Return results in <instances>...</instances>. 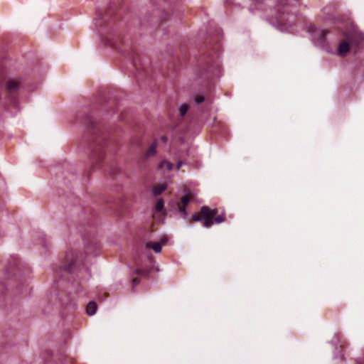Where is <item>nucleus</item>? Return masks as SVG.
I'll return each mask as SVG.
<instances>
[{"label":"nucleus","mask_w":364,"mask_h":364,"mask_svg":"<svg viewBox=\"0 0 364 364\" xmlns=\"http://www.w3.org/2000/svg\"><path fill=\"white\" fill-rule=\"evenodd\" d=\"M97 305L96 302L91 301L87 305V307H86L87 314L90 316L94 315L97 311Z\"/></svg>","instance_id":"nucleus-11"},{"label":"nucleus","mask_w":364,"mask_h":364,"mask_svg":"<svg viewBox=\"0 0 364 364\" xmlns=\"http://www.w3.org/2000/svg\"><path fill=\"white\" fill-rule=\"evenodd\" d=\"M205 101V97L203 95H197L195 97V102L196 104H200Z\"/></svg>","instance_id":"nucleus-21"},{"label":"nucleus","mask_w":364,"mask_h":364,"mask_svg":"<svg viewBox=\"0 0 364 364\" xmlns=\"http://www.w3.org/2000/svg\"><path fill=\"white\" fill-rule=\"evenodd\" d=\"M161 168L165 167L168 171H171L173 168V165L172 163L168 161H161L159 164Z\"/></svg>","instance_id":"nucleus-18"},{"label":"nucleus","mask_w":364,"mask_h":364,"mask_svg":"<svg viewBox=\"0 0 364 364\" xmlns=\"http://www.w3.org/2000/svg\"><path fill=\"white\" fill-rule=\"evenodd\" d=\"M164 208V201L162 198H159L157 200L155 210L156 212H161Z\"/></svg>","instance_id":"nucleus-17"},{"label":"nucleus","mask_w":364,"mask_h":364,"mask_svg":"<svg viewBox=\"0 0 364 364\" xmlns=\"http://www.w3.org/2000/svg\"><path fill=\"white\" fill-rule=\"evenodd\" d=\"M166 241H167L166 238H162V239H161V241L159 242V243H161V245L162 244H165L166 242Z\"/></svg>","instance_id":"nucleus-26"},{"label":"nucleus","mask_w":364,"mask_h":364,"mask_svg":"<svg viewBox=\"0 0 364 364\" xmlns=\"http://www.w3.org/2000/svg\"><path fill=\"white\" fill-rule=\"evenodd\" d=\"M169 204L171 205V208L174 210H178L181 216L186 219L188 216V212L186 210V206L181 205L180 203L176 201H171Z\"/></svg>","instance_id":"nucleus-8"},{"label":"nucleus","mask_w":364,"mask_h":364,"mask_svg":"<svg viewBox=\"0 0 364 364\" xmlns=\"http://www.w3.org/2000/svg\"><path fill=\"white\" fill-rule=\"evenodd\" d=\"M309 31L314 34V38L323 46L325 43V37L329 33L326 29L318 30L316 27L311 26Z\"/></svg>","instance_id":"nucleus-7"},{"label":"nucleus","mask_w":364,"mask_h":364,"mask_svg":"<svg viewBox=\"0 0 364 364\" xmlns=\"http://www.w3.org/2000/svg\"><path fill=\"white\" fill-rule=\"evenodd\" d=\"M214 223H221L226 220V217L225 213H222L220 215H216V216L213 218Z\"/></svg>","instance_id":"nucleus-19"},{"label":"nucleus","mask_w":364,"mask_h":364,"mask_svg":"<svg viewBox=\"0 0 364 364\" xmlns=\"http://www.w3.org/2000/svg\"><path fill=\"white\" fill-rule=\"evenodd\" d=\"M146 247L151 248L156 253L161 252V246L159 242H148L146 243Z\"/></svg>","instance_id":"nucleus-13"},{"label":"nucleus","mask_w":364,"mask_h":364,"mask_svg":"<svg viewBox=\"0 0 364 364\" xmlns=\"http://www.w3.org/2000/svg\"><path fill=\"white\" fill-rule=\"evenodd\" d=\"M156 146H157V143H156V141L155 140L151 144V146H149V148L146 151V152L145 154V156L146 158H149L150 156H154L156 154Z\"/></svg>","instance_id":"nucleus-12"},{"label":"nucleus","mask_w":364,"mask_h":364,"mask_svg":"<svg viewBox=\"0 0 364 364\" xmlns=\"http://www.w3.org/2000/svg\"><path fill=\"white\" fill-rule=\"evenodd\" d=\"M65 259L67 264L58 267V269H56L57 271L63 270L68 273H74L80 267L81 264L77 263V259L74 257L73 253H71L70 255L68 254L66 255Z\"/></svg>","instance_id":"nucleus-4"},{"label":"nucleus","mask_w":364,"mask_h":364,"mask_svg":"<svg viewBox=\"0 0 364 364\" xmlns=\"http://www.w3.org/2000/svg\"><path fill=\"white\" fill-rule=\"evenodd\" d=\"M161 140L164 142V143H166L167 141H168V138L166 136H162L161 137Z\"/></svg>","instance_id":"nucleus-25"},{"label":"nucleus","mask_w":364,"mask_h":364,"mask_svg":"<svg viewBox=\"0 0 364 364\" xmlns=\"http://www.w3.org/2000/svg\"><path fill=\"white\" fill-rule=\"evenodd\" d=\"M279 4L282 6L281 9H278L279 11L283 14H289L291 12L289 8L296 7L300 3L299 0H279Z\"/></svg>","instance_id":"nucleus-5"},{"label":"nucleus","mask_w":364,"mask_h":364,"mask_svg":"<svg viewBox=\"0 0 364 364\" xmlns=\"http://www.w3.org/2000/svg\"><path fill=\"white\" fill-rule=\"evenodd\" d=\"M90 157L92 168H97L104 158V152L100 147H97V145H96Z\"/></svg>","instance_id":"nucleus-6"},{"label":"nucleus","mask_w":364,"mask_h":364,"mask_svg":"<svg viewBox=\"0 0 364 364\" xmlns=\"http://www.w3.org/2000/svg\"><path fill=\"white\" fill-rule=\"evenodd\" d=\"M350 44L348 41H343L339 43L338 46V53L340 55H343L348 53L350 50Z\"/></svg>","instance_id":"nucleus-10"},{"label":"nucleus","mask_w":364,"mask_h":364,"mask_svg":"<svg viewBox=\"0 0 364 364\" xmlns=\"http://www.w3.org/2000/svg\"><path fill=\"white\" fill-rule=\"evenodd\" d=\"M186 164V162H184V161H178V163H177V164H176V169H177V170H179V169H180V168L181 167V166H182L183 164Z\"/></svg>","instance_id":"nucleus-24"},{"label":"nucleus","mask_w":364,"mask_h":364,"mask_svg":"<svg viewBox=\"0 0 364 364\" xmlns=\"http://www.w3.org/2000/svg\"><path fill=\"white\" fill-rule=\"evenodd\" d=\"M113 12L108 10L105 14L101 11L97 9L96 11V16L94 18L95 24L99 31H102L106 26L110 24V21L112 18Z\"/></svg>","instance_id":"nucleus-3"},{"label":"nucleus","mask_w":364,"mask_h":364,"mask_svg":"<svg viewBox=\"0 0 364 364\" xmlns=\"http://www.w3.org/2000/svg\"><path fill=\"white\" fill-rule=\"evenodd\" d=\"M345 38L350 43V45L359 48L364 42V33H363L357 27H352L344 32Z\"/></svg>","instance_id":"nucleus-2"},{"label":"nucleus","mask_w":364,"mask_h":364,"mask_svg":"<svg viewBox=\"0 0 364 364\" xmlns=\"http://www.w3.org/2000/svg\"><path fill=\"white\" fill-rule=\"evenodd\" d=\"M166 188V186L164 184H159L155 186L153 189V193L154 196H159L161 194Z\"/></svg>","instance_id":"nucleus-14"},{"label":"nucleus","mask_w":364,"mask_h":364,"mask_svg":"<svg viewBox=\"0 0 364 364\" xmlns=\"http://www.w3.org/2000/svg\"><path fill=\"white\" fill-rule=\"evenodd\" d=\"M149 272L150 270L149 269H136L133 273H132V275L134 274H138V275H141V276H144V277H146L149 275Z\"/></svg>","instance_id":"nucleus-16"},{"label":"nucleus","mask_w":364,"mask_h":364,"mask_svg":"<svg viewBox=\"0 0 364 364\" xmlns=\"http://www.w3.org/2000/svg\"><path fill=\"white\" fill-rule=\"evenodd\" d=\"M191 193H188L187 194L183 196L181 198V205H184V206H187L189 203L191 202Z\"/></svg>","instance_id":"nucleus-15"},{"label":"nucleus","mask_w":364,"mask_h":364,"mask_svg":"<svg viewBox=\"0 0 364 364\" xmlns=\"http://www.w3.org/2000/svg\"><path fill=\"white\" fill-rule=\"evenodd\" d=\"M218 214V209H211L207 205L200 208V213H195L191 218L193 222L203 221L205 228H210L214 224L213 218Z\"/></svg>","instance_id":"nucleus-1"},{"label":"nucleus","mask_w":364,"mask_h":364,"mask_svg":"<svg viewBox=\"0 0 364 364\" xmlns=\"http://www.w3.org/2000/svg\"><path fill=\"white\" fill-rule=\"evenodd\" d=\"M119 172V168H117V167H112V168H110V172H109V173H110V175H112V176H114V175L117 174Z\"/></svg>","instance_id":"nucleus-23"},{"label":"nucleus","mask_w":364,"mask_h":364,"mask_svg":"<svg viewBox=\"0 0 364 364\" xmlns=\"http://www.w3.org/2000/svg\"><path fill=\"white\" fill-rule=\"evenodd\" d=\"M140 282H141V279H140V278L136 277V278H133V279H132V284H133V286H132V291H134V289L135 286H136L137 284H139Z\"/></svg>","instance_id":"nucleus-22"},{"label":"nucleus","mask_w":364,"mask_h":364,"mask_svg":"<svg viewBox=\"0 0 364 364\" xmlns=\"http://www.w3.org/2000/svg\"><path fill=\"white\" fill-rule=\"evenodd\" d=\"M188 109V106L187 104L181 105L179 108L181 115L184 116L186 114Z\"/></svg>","instance_id":"nucleus-20"},{"label":"nucleus","mask_w":364,"mask_h":364,"mask_svg":"<svg viewBox=\"0 0 364 364\" xmlns=\"http://www.w3.org/2000/svg\"><path fill=\"white\" fill-rule=\"evenodd\" d=\"M21 86V82L18 80H10L6 83V90L9 93H14L18 91Z\"/></svg>","instance_id":"nucleus-9"}]
</instances>
